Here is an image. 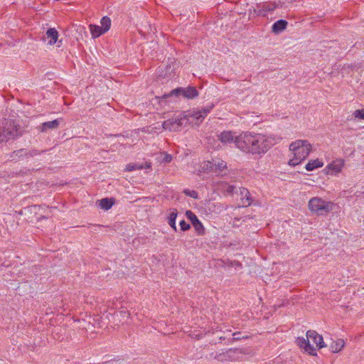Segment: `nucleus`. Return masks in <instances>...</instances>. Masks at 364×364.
Masks as SVG:
<instances>
[{"label":"nucleus","mask_w":364,"mask_h":364,"mask_svg":"<svg viewBox=\"0 0 364 364\" xmlns=\"http://www.w3.org/2000/svg\"><path fill=\"white\" fill-rule=\"evenodd\" d=\"M183 192L186 196H191L193 198H198V193L195 191H190V190L186 189V190H184Z\"/></svg>","instance_id":"c756f323"},{"label":"nucleus","mask_w":364,"mask_h":364,"mask_svg":"<svg viewBox=\"0 0 364 364\" xmlns=\"http://www.w3.org/2000/svg\"><path fill=\"white\" fill-rule=\"evenodd\" d=\"M240 194L242 196V206H249L251 204V200L250 198V193L247 189L242 188L240 189Z\"/></svg>","instance_id":"412c9836"},{"label":"nucleus","mask_w":364,"mask_h":364,"mask_svg":"<svg viewBox=\"0 0 364 364\" xmlns=\"http://www.w3.org/2000/svg\"><path fill=\"white\" fill-rule=\"evenodd\" d=\"M58 37V31L55 28H49L46 33L44 40H48V44L53 45L56 43Z\"/></svg>","instance_id":"f3484780"},{"label":"nucleus","mask_w":364,"mask_h":364,"mask_svg":"<svg viewBox=\"0 0 364 364\" xmlns=\"http://www.w3.org/2000/svg\"><path fill=\"white\" fill-rule=\"evenodd\" d=\"M212 108L213 106H208L200 109H193L188 113L181 114L176 119L164 121L162 127L164 129L178 131L182 126L187 124H199L207 116Z\"/></svg>","instance_id":"f257e3e1"},{"label":"nucleus","mask_w":364,"mask_h":364,"mask_svg":"<svg viewBox=\"0 0 364 364\" xmlns=\"http://www.w3.org/2000/svg\"><path fill=\"white\" fill-rule=\"evenodd\" d=\"M234 190H235V187L232 186H228L226 189L228 193H229V194H232L234 192Z\"/></svg>","instance_id":"2f4dec72"},{"label":"nucleus","mask_w":364,"mask_h":364,"mask_svg":"<svg viewBox=\"0 0 364 364\" xmlns=\"http://www.w3.org/2000/svg\"><path fill=\"white\" fill-rule=\"evenodd\" d=\"M227 167L226 163L220 159H216L213 161H203L198 169L199 174L208 173L210 172L216 173L217 171H223Z\"/></svg>","instance_id":"423d86ee"},{"label":"nucleus","mask_w":364,"mask_h":364,"mask_svg":"<svg viewBox=\"0 0 364 364\" xmlns=\"http://www.w3.org/2000/svg\"><path fill=\"white\" fill-rule=\"evenodd\" d=\"M279 6V4L275 2H266L257 5V8L254 9V13L258 16H265L268 14L274 11Z\"/></svg>","instance_id":"1a4fd4ad"},{"label":"nucleus","mask_w":364,"mask_h":364,"mask_svg":"<svg viewBox=\"0 0 364 364\" xmlns=\"http://www.w3.org/2000/svg\"><path fill=\"white\" fill-rule=\"evenodd\" d=\"M157 160L163 163H169L172 160V156L166 153H161L157 157Z\"/></svg>","instance_id":"bb28decb"},{"label":"nucleus","mask_w":364,"mask_h":364,"mask_svg":"<svg viewBox=\"0 0 364 364\" xmlns=\"http://www.w3.org/2000/svg\"><path fill=\"white\" fill-rule=\"evenodd\" d=\"M256 146L260 149L257 154H262L266 153L272 146L274 144V139L266 135L255 134Z\"/></svg>","instance_id":"0eeeda50"},{"label":"nucleus","mask_w":364,"mask_h":364,"mask_svg":"<svg viewBox=\"0 0 364 364\" xmlns=\"http://www.w3.org/2000/svg\"><path fill=\"white\" fill-rule=\"evenodd\" d=\"M59 124H60V121L58 119H55L53 121H49V122H46L41 124L39 126V129L42 132H46L49 129H57L58 127Z\"/></svg>","instance_id":"a211bd4d"},{"label":"nucleus","mask_w":364,"mask_h":364,"mask_svg":"<svg viewBox=\"0 0 364 364\" xmlns=\"http://www.w3.org/2000/svg\"><path fill=\"white\" fill-rule=\"evenodd\" d=\"M180 226H181V230L183 231H186V230H188L190 229L191 226L189 224H188L185 220H181L180 222Z\"/></svg>","instance_id":"7c9ffc66"},{"label":"nucleus","mask_w":364,"mask_h":364,"mask_svg":"<svg viewBox=\"0 0 364 364\" xmlns=\"http://www.w3.org/2000/svg\"><path fill=\"white\" fill-rule=\"evenodd\" d=\"M178 215V211L176 209H171L168 216V225L175 230H177L176 226V219Z\"/></svg>","instance_id":"5701e85b"},{"label":"nucleus","mask_w":364,"mask_h":364,"mask_svg":"<svg viewBox=\"0 0 364 364\" xmlns=\"http://www.w3.org/2000/svg\"><path fill=\"white\" fill-rule=\"evenodd\" d=\"M151 164L149 161L144 163H130L126 166L125 171H132L134 170H141L142 168L150 169Z\"/></svg>","instance_id":"dca6fc26"},{"label":"nucleus","mask_w":364,"mask_h":364,"mask_svg":"<svg viewBox=\"0 0 364 364\" xmlns=\"http://www.w3.org/2000/svg\"><path fill=\"white\" fill-rule=\"evenodd\" d=\"M186 215L191 220L198 235H203L205 232L204 227L197 216L191 210H187Z\"/></svg>","instance_id":"9b49d317"},{"label":"nucleus","mask_w":364,"mask_h":364,"mask_svg":"<svg viewBox=\"0 0 364 364\" xmlns=\"http://www.w3.org/2000/svg\"><path fill=\"white\" fill-rule=\"evenodd\" d=\"M344 341L343 339H338L335 341H332L330 348L333 353H338L341 350L344 346Z\"/></svg>","instance_id":"4be33fe9"},{"label":"nucleus","mask_w":364,"mask_h":364,"mask_svg":"<svg viewBox=\"0 0 364 364\" xmlns=\"http://www.w3.org/2000/svg\"><path fill=\"white\" fill-rule=\"evenodd\" d=\"M323 165V162L319 161L318 159L313 160L309 161V163L306 165L305 168L307 171H312L316 168L322 167Z\"/></svg>","instance_id":"b1692460"},{"label":"nucleus","mask_w":364,"mask_h":364,"mask_svg":"<svg viewBox=\"0 0 364 364\" xmlns=\"http://www.w3.org/2000/svg\"><path fill=\"white\" fill-rule=\"evenodd\" d=\"M306 338L310 341V343H313V346L315 344L318 348L324 347L323 337L315 331H308L306 332Z\"/></svg>","instance_id":"ddd939ff"},{"label":"nucleus","mask_w":364,"mask_h":364,"mask_svg":"<svg viewBox=\"0 0 364 364\" xmlns=\"http://www.w3.org/2000/svg\"><path fill=\"white\" fill-rule=\"evenodd\" d=\"M238 352V349L230 348L226 352L216 354L215 358L220 362L232 361L235 360V355Z\"/></svg>","instance_id":"4468645a"},{"label":"nucleus","mask_w":364,"mask_h":364,"mask_svg":"<svg viewBox=\"0 0 364 364\" xmlns=\"http://www.w3.org/2000/svg\"><path fill=\"white\" fill-rule=\"evenodd\" d=\"M287 26V21L285 20H278L273 23L272 26V31L274 33H279L286 29Z\"/></svg>","instance_id":"6ab92c4d"},{"label":"nucleus","mask_w":364,"mask_h":364,"mask_svg":"<svg viewBox=\"0 0 364 364\" xmlns=\"http://www.w3.org/2000/svg\"><path fill=\"white\" fill-rule=\"evenodd\" d=\"M289 150L293 157L289 159V164L294 166L308 156L311 150V145L306 140L299 139L290 144Z\"/></svg>","instance_id":"f03ea898"},{"label":"nucleus","mask_w":364,"mask_h":364,"mask_svg":"<svg viewBox=\"0 0 364 364\" xmlns=\"http://www.w3.org/2000/svg\"><path fill=\"white\" fill-rule=\"evenodd\" d=\"M255 136V134L250 132L240 134L237 141V147L245 153L257 154L260 149L258 146H256Z\"/></svg>","instance_id":"20e7f679"},{"label":"nucleus","mask_w":364,"mask_h":364,"mask_svg":"<svg viewBox=\"0 0 364 364\" xmlns=\"http://www.w3.org/2000/svg\"><path fill=\"white\" fill-rule=\"evenodd\" d=\"M218 137L223 144H229L234 143L237 146V141L239 139V135L237 136L235 132L231 131H226L220 133Z\"/></svg>","instance_id":"f8f14e48"},{"label":"nucleus","mask_w":364,"mask_h":364,"mask_svg":"<svg viewBox=\"0 0 364 364\" xmlns=\"http://www.w3.org/2000/svg\"><path fill=\"white\" fill-rule=\"evenodd\" d=\"M309 208L317 215H325L332 211L334 204L329 201L323 200L320 198H313L309 202Z\"/></svg>","instance_id":"39448f33"},{"label":"nucleus","mask_w":364,"mask_h":364,"mask_svg":"<svg viewBox=\"0 0 364 364\" xmlns=\"http://www.w3.org/2000/svg\"><path fill=\"white\" fill-rule=\"evenodd\" d=\"M353 115L355 118L364 119V109L355 110L353 113Z\"/></svg>","instance_id":"c85d7f7f"},{"label":"nucleus","mask_w":364,"mask_h":364,"mask_svg":"<svg viewBox=\"0 0 364 364\" xmlns=\"http://www.w3.org/2000/svg\"><path fill=\"white\" fill-rule=\"evenodd\" d=\"M26 153V151L23 150V149H21V150H18L16 152V155H18V154H20V155H23V154Z\"/></svg>","instance_id":"72a5a7b5"},{"label":"nucleus","mask_w":364,"mask_h":364,"mask_svg":"<svg viewBox=\"0 0 364 364\" xmlns=\"http://www.w3.org/2000/svg\"><path fill=\"white\" fill-rule=\"evenodd\" d=\"M114 203L113 198H102L97 201V204L103 210H107L112 208Z\"/></svg>","instance_id":"aec40b11"},{"label":"nucleus","mask_w":364,"mask_h":364,"mask_svg":"<svg viewBox=\"0 0 364 364\" xmlns=\"http://www.w3.org/2000/svg\"><path fill=\"white\" fill-rule=\"evenodd\" d=\"M296 343L300 348L304 349V350L310 355H316L315 347L310 343V341L308 338L305 339L304 338H298L296 339Z\"/></svg>","instance_id":"2eb2a0df"},{"label":"nucleus","mask_w":364,"mask_h":364,"mask_svg":"<svg viewBox=\"0 0 364 364\" xmlns=\"http://www.w3.org/2000/svg\"><path fill=\"white\" fill-rule=\"evenodd\" d=\"M100 23H101V27L103 28L104 31L107 32L109 29V28H110L111 20H110V18L109 17L104 16L101 19Z\"/></svg>","instance_id":"a878e982"},{"label":"nucleus","mask_w":364,"mask_h":364,"mask_svg":"<svg viewBox=\"0 0 364 364\" xmlns=\"http://www.w3.org/2000/svg\"><path fill=\"white\" fill-rule=\"evenodd\" d=\"M90 31L94 38L99 37L100 35L105 33L103 28L100 26L90 25Z\"/></svg>","instance_id":"393cba45"},{"label":"nucleus","mask_w":364,"mask_h":364,"mask_svg":"<svg viewBox=\"0 0 364 364\" xmlns=\"http://www.w3.org/2000/svg\"><path fill=\"white\" fill-rule=\"evenodd\" d=\"M129 316V313L126 311H120L119 312H115L114 314V317H122V319L124 320L126 318H128Z\"/></svg>","instance_id":"cd10ccee"},{"label":"nucleus","mask_w":364,"mask_h":364,"mask_svg":"<svg viewBox=\"0 0 364 364\" xmlns=\"http://www.w3.org/2000/svg\"><path fill=\"white\" fill-rule=\"evenodd\" d=\"M345 164V161L342 159H336L333 160L323 169L326 175L336 176L341 173Z\"/></svg>","instance_id":"6e6552de"},{"label":"nucleus","mask_w":364,"mask_h":364,"mask_svg":"<svg viewBox=\"0 0 364 364\" xmlns=\"http://www.w3.org/2000/svg\"><path fill=\"white\" fill-rule=\"evenodd\" d=\"M240 333H239V332H235V333H234L232 334V336H233V339H234V340H239V339H240V336H239V335H240Z\"/></svg>","instance_id":"473e14b6"},{"label":"nucleus","mask_w":364,"mask_h":364,"mask_svg":"<svg viewBox=\"0 0 364 364\" xmlns=\"http://www.w3.org/2000/svg\"><path fill=\"white\" fill-rule=\"evenodd\" d=\"M21 127L11 120H4L0 122V143L14 139L21 135Z\"/></svg>","instance_id":"7ed1b4c3"},{"label":"nucleus","mask_w":364,"mask_h":364,"mask_svg":"<svg viewBox=\"0 0 364 364\" xmlns=\"http://www.w3.org/2000/svg\"><path fill=\"white\" fill-rule=\"evenodd\" d=\"M170 95H183L185 98L193 99L198 95V92L193 87H188L186 88L178 87L172 90L170 93Z\"/></svg>","instance_id":"9d476101"}]
</instances>
